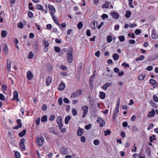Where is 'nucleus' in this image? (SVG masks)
Masks as SVG:
<instances>
[{"instance_id":"f3484780","label":"nucleus","mask_w":158,"mask_h":158,"mask_svg":"<svg viewBox=\"0 0 158 158\" xmlns=\"http://www.w3.org/2000/svg\"><path fill=\"white\" fill-rule=\"evenodd\" d=\"M111 15L115 19H118L119 17V15L118 13L113 12L111 13Z\"/></svg>"},{"instance_id":"6e6d98bb","label":"nucleus","mask_w":158,"mask_h":158,"mask_svg":"<svg viewBox=\"0 0 158 158\" xmlns=\"http://www.w3.org/2000/svg\"><path fill=\"white\" fill-rule=\"evenodd\" d=\"M54 50H55V51L57 52H59L60 51V48L59 47H56V46L55 47H54Z\"/></svg>"},{"instance_id":"37998d69","label":"nucleus","mask_w":158,"mask_h":158,"mask_svg":"<svg viewBox=\"0 0 158 158\" xmlns=\"http://www.w3.org/2000/svg\"><path fill=\"white\" fill-rule=\"evenodd\" d=\"M7 88V86L6 85H4L2 86V89L3 92V93L5 94V91L6 90Z\"/></svg>"},{"instance_id":"4c0bfd02","label":"nucleus","mask_w":158,"mask_h":158,"mask_svg":"<svg viewBox=\"0 0 158 158\" xmlns=\"http://www.w3.org/2000/svg\"><path fill=\"white\" fill-rule=\"evenodd\" d=\"M15 156L16 158H20V155L19 152H16L15 153Z\"/></svg>"},{"instance_id":"6e6552de","label":"nucleus","mask_w":158,"mask_h":158,"mask_svg":"<svg viewBox=\"0 0 158 158\" xmlns=\"http://www.w3.org/2000/svg\"><path fill=\"white\" fill-rule=\"evenodd\" d=\"M13 95L14 97L13 98V100H16L17 102H19L20 100L18 98V93L17 91H14L13 93Z\"/></svg>"},{"instance_id":"8fccbe9b","label":"nucleus","mask_w":158,"mask_h":158,"mask_svg":"<svg viewBox=\"0 0 158 158\" xmlns=\"http://www.w3.org/2000/svg\"><path fill=\"white\" fill-rule=\"evenodd\" d=\"M72 113L74 116H76L77 114V110L74 108H73L72 110Z\"/></svg>"},{"instance_id":"0eeeda50","label":"nucleus","mask_w":158,"mask_h":158,"mask_svg":"<svg viewBox=\"0 0 158 158\" xmlns=\"http://www.w3.org/2000/svg\"><path fill=\"white\" fill-rule=\"evenodd\" d=\"M48 7L50 10V14L51 15H53L55 12L56 10L54 7L51 5H48Z\"/></svg>"},{"instance_id":"7c9ffc66","label":"nucleus","mask_w":158,"mask_h":158,"mask_svg":"<svg viewBox=\"0 0 158 158\" xmlns=\"http://www.w3.org/2000/svg\"><path fill=\"white\" fill-rule=\"evenodd\" d=\"M47 119V116L46 115H44L41 118V121L42 122H45Z\"/></svg>"},{"instance_id":"4be33fe9","label":"nucleus","mask_w":158,"mask_h":158,"mask_svg":"<svg viewBox=\"0 0 158 158\" xmlns=\"http://www.w3.org/2000/svg\"><path fill=\"white\" fill-rule=\"evenodd\" d=\"M11 63L10 61L8 59L7 62V67L8 71L10 70Z\"/></svg>"},{"instance_id":"f03ea898","label":"nucleus","mask_w":158,"mask_h":158,"mask_svg":"<svg viewBox=\"0 0 158 158\" xmlns=\"http://www.w3.org/2000/svg\"><path fill=\"white\" fill-rule=\"evenodd\" d=\"M44 139V137H40L36 139V142L39 146H41L43 144Z\"/></svg>"},{"instance_id":"864d4df0","label":"nucleus","mask_w":158,"mask_h":158,"mask_svg":"<svg viewBox=\"0 0 158 158\" xmlns=\"http://www.w3.org/2000/svg\"><path fill=\"white\" fill-rule=\"evenodd\" d=\"M94 143L95 145H98L99 143V141L98 139H95L94 141Z\"/></svg>"},{"instance_id":"49530a36","label":"nucleus","mask_w":158,"mask_h":158,"mask_svg":"<svg viewBox=\"0 0 158 158\" xmlns=\"http://www.w3.org/2000/svg\"><path fill=\"white\" fill-rule=\"evenodd\" d=\"M129 1V6L130 7L133 8L134 6L132 5L133 0H128Z\"/></svg>"},{"instance_id":"393cba45","label":"nucleus","mask_w":158,"mask_h":158,"mask_svg":"<svg viewBox=\"0 0 158 158\" xmlns=\"http://www.w3.org/2000/svg\"><path fill=\"white\" fill-rule=\"evenodd\" d=\"M71 117L69 116L66 117L64 119V123L66 124L68 123L69 120L70 119Z\"/></svg>"},{"instance_id":"20e7f679","label":"nucleus","mask_w":158,"mask_h":158,"mask_svg":"<svg viewBox=\"0 0 158 158\" xmlns=\"http://www.w3.org/2000/svg\"><path fill=\"white\" fill-rule=\"evenodd\" d=\"M81 108L83 110V112L82 117L84 118L88 113V107L87 106H85L81 107Z\"/></svg>"},{"instance_id":"4d7b16f0","label":"nucleus","mask_w":158,"mask_h":158,"mask_svg":"<svg viewBox=\"0 0 158 158\" xmlns=\"http://www.w3.org/2000/svg\"><path fill=\"white\" fill-rule=\"evenodd\" d=\"M47 106L45 104H44L42 107V109L44 111H45L47 110Z\"/></svg>"},{"instance_id":"774afa93","label":"nucleus","mask_w":158,"mask_h":158,"mask_svg":"<svg viewBox=\"0 0 158 158\" xmlns=\"http://www.w3.org/2000/svg\"><path fill=\"white\" fill-rule=\"evenodd\" d=\"M128 42L131 44H134L135 43V41L134 40H129Z\"/></svg>"},{"instance_id":"6ab92c4d","label":"nucleus","mask_w":158,"mask_h":158,"mask_svg":"<svg viewBox=\"0 0 158 158\" xmlns=\"http://www.w3.org/2000/svg\"><path fill=\"white\" fill-rule=\"evenodd\" d=\"M119 112V109L115 108L113 114V118L115 119V117L117 116Z\"/></svg>"},{"instance_id":"aec40b11","label":"nucleus","mask_w":158,"mask_h":158,"mask_svg":"<svg viewBox=\"0 0 158 158\" xmlns=\"http://www.w3.org/2000/svg\"><path fill=\"white\" fill-rule=\"evenodd\" d=\"M155 114V112L153 109H152L151 111L149 112V113L148 115V117H153Z\"/></svg>"},{"instance_id":"4468645a","label":"nucleus","mask_w":158,"mask_h":158,"mask_svg":"<svg viewBox=\"0 0 158 158\" xmlns=\"http://www.w3.org/2000/svg\"><path fill=\"white\" fill-rule=\"evenodd\" d=\"M83 132V129L80 127H79L77 131V135L79 136H81L82 135Z\"/></svg>"},{"instance_id":"a19ab883","label":"nucleus","mask_w":158,"mask_h":158,"mask_svg":"<svg viewBox=\"0 0 158 158\" xmlns=\"http://www.w3.org/2000/svg\"><path fill=\"white\" fill-rule=\"evenodd\" d=\"M107 40L108 43H110L112 40V38L111 36L108 35L107 38Z\"/></svg>"},{"instance_id":"7ed1b4c3","label":"nucleus","mask_w":158,"mask_h":158,"mask_svg":"<svg viewBox=\"0 0 158 158\" xmlns=\"http://www.w3.org/2000/svg\"><path fill=\"white\" fill-rule=\"evenodd\" d=\"M81 90L80 89L79 90H76L71 94V97L73 98L77 97L81 94Z\"/></svg>"},{"instance_id":"a211bd4d","label":"nucleus","mask_w":158,"mask_h":158,"mask_svg":"<svg viewBox=\"0 0 158 158\" xmlns=\"http://www.w3.org/2000/svg\"><path fill=\"white\" fill-rule=\"evenodd\" d=\"M49 130L52 133L56 135H58V133L56 132L55 129L53 127H50L49 128Z\"/></svg>"},{"instance_id":"412c9836","label":"nucleus","mask_w":158,"mask_h":158,"mask_svg":"<svg viewBox=\"0 0 158 158\" xmlns=\"http://www.w3.org/2000/svg\"><path fill=\"white\" fill-rule=\"evenodd\" d=\"M100 94V98L101 99H104L105 98L106 96V94L105 93L100 91L99 92Z\"/></svg>"},{"instance_id":"09e8293b","label":"nucleus","mask_w":158,"mask_h":158,"mask_svg":"<svg viewBox=\"0 0 158 158\" xmlns=\"http://www.w3.org/2000/svg\"><path fill=\"white\" fill-rule=\"evenodd\" d=\"M17 27H18L20 28H23V23L22 22L19 23L17 25Z\"/></svg>"},{"instance_id":"9d476101","label":"nucleus","mask_w":158,"mask_h":158,"mask_svg":"<svg viewBox=\"0 0 158 158\" xmlns=\"http://www.w3.org/2000/svg\"><path fill=\"white\" fill-rule=\"evenodd\" d=\"M44 52H47L48 51V47L49 46V43L48 42L45 40H44Z\"/></svg>"},{"instance_id":"5fc2aeb1","label":"nucleus","mask_w":158,"mask_h":158,"mask_svg":"<svg viewBox=\"0 0 158 158\" xmlns=\"http://www.w3.org/2000/svg\"><path fill=\"white\" fill-rule=\"evenodd\" d=\"M55 118V115L53 114H52L50 116L49 118V120L50 121H52Z\"/></svg>"},{"instance_id":"b1692460","label":"nucleus","mask_w":158,"mask_h":158,"mask_svg":"<svg viewBox=\"0 0 158 158\" xmlns=\"http://www.w3.org/2000/svg\"><path fill=\"white\" fill-rule=\"evenodd\" d=\"M113 57L114 60H117L119 59V56L118 54L115 53L113 55Z\"/></svg>"},{"instance_id":"ddd939ff","label":"nucleus","mask_w":158,"mask_h":158,"mask_svg":"<svg viewBox=\"0 0 158 158\" xmlns=\"http://www.w3.org/2000/svg\"><path fill=\"white\" fill-rule=\"evenodd\" d=\"M65 87V84L63 83H60L58 86V89L59 90L62 91L64 89Z\"/></svg>"},{"instance_id":"603ef678","label":"nucleus","mask_w":158,"mask_h":158,"mask_svg":"<svg viewBox=\"0 0 158 158\" xmlns=\"http://www.w3.org/2000/svg\"><path fill=\"white\" fill-rule=\"evenodd\" d=\"M146 152L147 153V155H148V156H149L151 154V151L150 148H147L146 150Z\"/></svg>"},{"instance_id":"2f4dec72","label":"nucleus","mask_w":158,"mask_h":158,"mask_svg":"<svg viewBox=\"0 0 158 158\" xmlns=\"http://www.w3.org/2000/svg\"><path fill=\"white\" fill-rule=\"evenodd\" d=\"M3 51L5 52V53L7 54L8 52V48L7 45H5L4 46L3 48Z\"/></svg>"},{"instance_id":"72a5a7b5","label":"nucleus","mask_w":158,"mask_h":158,"mask_svg":"<svg viewBox=\"0 0 158 158\" xmlns=\"http://www.w3.org/2000/svg\"><path fill=\"white\" fill-rule=\"evenodd\" d=\"M149 83L152 85H154L156 84H157V83L156 82V81L153 79H151L149 80Z\"/></svg>"},{"instance_id":"de8ad7c7","label":"nucleus","mask_w":158,"mask_h":158,"mask_svg":"<svg viewBox=\"0 0 158 158\" xmlns=\"http://www.w3.org/2000/svg\"><path fill=\"white\" fill-rule=\"evenodd\" d=\"M144 77L145 76L142 74L139 75L138 78L139 80L142 81L144 79Z\"/></svg>"},{"instance_id":"e2e57ef3","label":"nucleus","mask_w":158,"mask_h":158,"mask_svg":"<svg viewBox=\"0 0 158 158\" xmlns=\"http://www.w3.org/2000/svg\"><path fill=\"white\" fill-rule=\"evenodd\" d=\"M91 126V124H89L88 125H86L85 127V128L86 130H89Z\"/></svg>"},{"instance_id":"473e14b6","label":"nucleus","mask_w":158,"mask_h":158,"mask_svg":"<svg viewBox=\"0 0 158 158\" xmlns=\"http://www.w3.org/2000/svg\"><path fill=\"white\" fill-rule=\"evenodd\" d=\"M36 8L40 10H43V7L40 4H37L36 6Z\"/></svg>"},{"instance_id":"58836bf2","label":"nucleus","mask_w":158,"mask_h":158,"mask_svg":"<svg viewBox=\"0 0 158 158\" xmlns=\"http://www.w3.org/2000/svg\"><path fill=\"white\" fill-rule=\"evenodd\" d=\"M105 135L106 136L107 135H109L111 133V131L109 130H107L106 131H104Z\"/></svg>"},{"instance_id":"1a4fd4ad","label":"nucleus","mask_w":158,"mask_h":158,"mask_svg":"<svg viewBox=\"0 0 158 158\" xmlns=\"http://www.w3.org/2000/svg\"><path fill=\"white\" fill-rule=\"evenodd\" d=\"M60 150L62 154L65 155L68 154V150L66 148L62 147L60 148Z\"/></svg>"},{"instance_id":"c85d7f7f","label":"nucleus","mask_w":158,"mask_h":158,"mask_svg":"<svg viewBox=\"0 0 158 158\" xmlns=\"http://www.w3.org/2000/svg\"><path fill=\"white\" fill-rule=\"evenodd\" d=\"M120 98L118 99L116 102L115 108L119 109L120 105Z\"/></svg>"},{"instance_id":"a878e982","label":"nucleus","mask_w":158,"mask_h":158,"mask_svg":"<svg viewBox=\"0 0 158 158\" xmlns=\"http://www.w3.org/2000/svg\"><path fill=\"white\" fill-rule=\"evenodd\" d=\"M144 56L143 55H141L139 57L136 58L135 60L136 61L139 60H142L144 59Z\"/></svg>"},{"instance_id":"79ce46f5","label":"nucleus","mask_w":158,"mask_h":158,"mask_svg":"<svg viewBox=\"0 0 158 158\" xmlns=\"http://www.w3.org/2000/svg\"><path fill=\"white\" fill-rule=\"evenodd\" d=\"M20 148L23 151H24L25 150V146L24 143H19Z\"/></svg>"},{"instance_id":"3c124183","label":"nucleus","mask_w":158,"mask_h":158,"mask_svg":"<svg viewBox=\"0 0 158 158\" xmlns=\"http://www.w3.org/2000/svg\"><path fill=\"white\" fill-rule=\"evenodd\" d=\"M141 33V31L140 29H137L135 31V33L136 35H139Z\"/></svg>"},{"instance_id":"ea45409f","label":"nucleus","mask_w":158,"mask_h":158,"mask_svg":"<svg viewBox=\"0 0 158 158\" xmlns=\"http://www.w3.org/2000/svg\"><path fill=\"white\" fill-rule=\"evenodd\" d=\"M32 46L34 49L36 50L37 48V42L36 41L34 42Z\"/></svg>"},{"instance_id":"bb28decb","label":"nucleus","mask_w":158,"mask_h":158,"mask_svg":"<svg viewBox=\"0 0 158 158\" xmlns=\"http://www.w3.org/2000/svg\"><path fill=\"white\" fill-rule=\"evenodd\" d=\"M26 130L25 129L23 130L22 131L19 133V136L20 137H23L25 134Z\"/></svg>"},{"instance_id":"338daca9","label":"nucleus","mask_w":158,"mask_h":158,"mask_svg":"<svg viewBox=\"0 0 158 158\" xmlns=\"http://www.w3.org/2000/svg\"><path fill=\"white\" fill-rule=\"evenodd\" d=\"M36 124L37 125H38L40 124V118H37L36 120Z\"/></svg>"},{"instance_id":"f704fd0d","label":"nucleus","mask_w":158,"mask_h":158,"mask_svg":"<svg viewBox=\"0 0 158 158\" xmlns=\"http://www.w3.org/2000/svg\"><path fill=\"white\" fill-rule=\"evenodd\" d=\"M96 23L95 21H93L91 22V26L92 28H93L94 29H95V25H96Z\"/></svg>"},{"instance_id":"a18cd8bd","label":"nucleus","mask_w":158,"mask_h":158,"mask_svg":"<svg viewBox=\"0 0 158 158\" xmlns=\"http://www.w3.org/2000/svg\"><path fill=\"white\" fill-rule=\"evenodd\" d=\"M132 129L134 131H138L139 130L138 128L135 126H133Z\"/></svg>"},{"instance_id":"f257e3e1","label":"nucleus","mask_w":158,"mask_h":158,"mask_svg":"<svg viewBox=\"0 0 158 158\" xmlns=\"http://www.w3.org/2000/svg\"><path fill=\"white\" fill-rule=\"evenodd\" d=\"M73 50L72 48L70 47L68 48L67 51V59L68 62L69 63H71L73 61Z\"/></svg>"},{"instance_id":"052dcab7","label":"nucleus","mask_w":158,"mask_h":158,"mask_svg":"<svg viewBox=\"0 0 158 158\" xmlns=\"http://www.w3.org/2000/svg\"><path fill=\"white\" fill-rule=\"evenodd\" d=\"M28 16L30 18H32L33 17V14L31 11H29L28 13Z\"/></svg>"},{"instance_id":"9b49d317","label":"nucleus","mask_w":158,"mask_h":158,"mask_svg":"<svg viewBox=\"0 0 158 158\" xmlns=\"http://www.w3.org/2000/svg\"><path fill=\"white\" fill-rule=\"evenodd\" d=\"M33 76V75L30 71L28 70L27 72V78L28 80H31Z\"/></svg>"},{"instance_id":"f8f14e48","label":"nucleus","mask_w":158,"mask_h":158,"mask_svg":"<svg viewBox=\"0 0 158 158\" xmlns=\"http://www.w3.org/2000/svg\"><path fill=\"white\" fill-rule=\"evenodd\" d=\"M152 37L154 39H156L158 38L156 31L154 29H153L152 30Z\"/></svg>"},{"instance_id":"5701e85b","label":"nucleus","mask_w":158,"mask_h":158,"mask_svg":"<svg viewBox=\"0 0 158 158\" xmlns=\"http://www.w3.org/2000/svg\"><path fill=\"white\" fill-rule=\"evenodd\" d=\"M110 3V2H105V4L102 5V8H108L109 7Z\"/></svg>"},{"instance_id":"69168bd1","label":"nucleus","mask_w":158,"mask_h":158,"mask_svg":"<svg viewBox=\"0 0 158 158\" xmlns=\"http://www.w3.org/2000/svg\"><path fill=\"white\" fill-rule=\"evenodd\" d=\"M33 57V54L32 52H30L29 53V56L28 57V59H31Z\"/></svg>"},{"instance_id":"c9c22d12","label":"nucleus","mask_w":158,"mask_h":158,"mask_svg":"<svg viewBox=\"0 0 158 158\" xmlns=\"http://www.w3.org/2000/svg\"><path fill=\"white\" fill-rule=\"evenodd\" d=\"M83 23L81 22H80L77 25V27L79 29L83 27Z\"/></svg>"},{"instance_id":"13d9d810","label":"nucleus","mask_w":158,"mask_h":158,"mask_svg":"<svg viewBox=\"0 0 158 158\" xmlns=\"http://www.w3.org/2000/svg\"><path fill=\"white\" fill-rule=\"evenodd\" d=\"M153 99L154 101L156 102H158V98L156 95H154L153 96Z\"/></svg>"},{"instance_id":"0e129e2a","label":"nucleus","mask_w":158,"mask_h":158,"mask_svg":"<svg viewBox=\"0 0 158 158\" xmlns=\"http://www.w3.org/2000/svg\"><path fill=\"white\" fill-rule=\"evenodd\" d=\"M86 34L88 36H90L91 35L90 31L88 29L86 31Z\"/></svg>"},{"instance_id":"e433bc0d","label":"nucleus","mask_w":158,"mask_h":158,"mask_svg":"<svg viewBox=\"0 0 158 158\" xmlns=\"http://www.w3.org/2000/svg\"><path fill=\"white\" fill-rule=\"evenodd\" d=\"M119 41L120 42H123L124 41L125 38L124 36L122 35H120L118 37Z\"/></svg>"},{"instance_id":"680f3d73","label":"nucleus","mask_w":158,"mask_h":158,"mask_svg":"<svg viewBox=\"0 0 158 158\" xmlns=\"http://www.w3.org/2000/svg\"><path fill=\"white\" fill-rule=\"evenodd\" d=\"M81 141L83 143H85V139L84 136H82L81 137Z\"/></svg>"},{"instance_id":"c756f323","label":"nucleus","mask_w":158,"mask_h":158,"mask_svg":"<svg viewBox=\"0 0 158 158\" xmlns=\"http://www.w3.org/2000/svg\"><path fill=\"white\" fill-rule=\"evenodd\" d=\"M7 34V32L5 31H2L1 32V35L2 37H5Z\"/></svg>"},{"instance_id":"2eb2a0df","label":"nucleus","mask_w":158,"mask_h":158,"mask_svg":"<svg viewBox=\"0 0 158 158\" xmlns=\"http://www.w3.org/2000/svg\"><path fill=\"white\" fill-rule=\"evenodd\" d=\"M52 81V78L50 77H48L46 78V83L47 85L48 86L51 84Z\"/></svg>"},{"instance_id":"cd10ccee","label":"nucleus","mask_w":158,"mask_h":158,"mask_svg":"<svg viewBox=\"0 0 158 158\" xmlns=\"http://www.w3.org/2000/svg\"><path fill=\"white\" fill-rule=\"evenodd\" d=\"M131 12L130 11H127L126 12L125 16L127 18H129L130 17Z\"/></svg>"},{"instance_id":"423d86ee","label":"nucleus","mask_w":158,"mask_h":158,"mask_svg":"<svg viewBox=\"0 0 158 158\" xmlns=\"http://www.w3.org/2000/svg\"><path fill=\"white\" fill-rule=\"evenodd\" d=\"M62 120V118L61 117L59 116L57 117L56 121L57 123L59 125V127L60 129H61L63 126Z\"/></svg>"},{"instance_id":"c03bdc74","label":"nucleus","mask_w":158,"mask_h":158,"mask_svg":"<svg viewBox=\"0 0 158 158\" xmlns=\"http://www.w3.org/2000/svg\"><path fill=\"white\" fill-rule=\"evenodd\" d=\"M94 78V77H93V76H92L89 79V85H93V79Z\"/></svg>"},{"instance_id":"39448f33","label":"nucleus","mask_w":158,"mask_h":158,"mask_svg":"<svg viewBox=\"0 0 158 158\" xmlns=\"http://www.w3.org/2000/svg\"><path fill=\"white\" fill-rule=\"evenodd\" d=\"M97 122L100 124V127H102L105 124V122L103 119L100 117L98 118Z\"/></svg>"},{"instance_id":"bf43d9fd","label":"nucleus","mask_w":158,"mask_h":158,"mask_svg":"<svg viewBox=\"0 0 158 158\" xmlns=\"http://www.w3.org/2000/svg\"><path fill=\"white\" fill-rule=\"evenodd\" d=\"M153 127V124L151 123L149 124L148 128V130H149L150 129H152Z\"/></svg>"},{"instance_id":"dca6fc26","label":"nucleus","mask_w":158,"mask_h":158,"mask_svg":"<svg viewBox=\"0 0 158 158\" xmlns=\"http://www.w3.org/2000/svg\"><path fill=\"white\" fill-rule=\"evenodd\" d=\"M55 23L57 24L58 26L60 25V24L59 23L57 19L56 18V17L55 16V15L54 14L53 15H51Z\"/></svg>"}]
</instances>
